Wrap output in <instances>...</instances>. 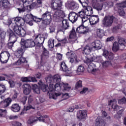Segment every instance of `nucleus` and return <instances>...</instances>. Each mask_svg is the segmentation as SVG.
<instances>
[{"instance_id":"obj_1","label":"nucleus","mask_w":126,"mask_h":126,"mask_svg":"<svg viewBox=\"0 0 126 126\" xmlns=\"http://www.w3.org/2000/svg\"><path fill=\"white\" fill-rule=\"evenodd\" d=\"M38 84L40 89H41L43 92H48V95H49L50 99L56 100L57 98H60V97H61V98H63V97H65V96L68 97V94L67 93L63 94L61 93H55L54 94L53 92L55 91V89L52 88L51 86L48 87V85L43 84L42 82V80H40Z\"/></svg>"},{"instance_id":"obj_2","label":"nucleus","mask_w":126,"mask_h":126,"mask_svg":"<svg viewBox=\"0 0 126 126\" xmlns=\"http://www.w3.org/2000/svg\"><path fill=\"white\" fill-rule=\"evenodd\" d=\"M41 19L42 22L39 25V28L42 30H46V28L52 22V15L49 11H46L41 15Z\"/></svg>"},{"instance_id":"obj_3","label":"nucleus","mask_w":126,"mask_h":126,"mask_svg":"<svg viewBox=\"0 0 126 126\" xmlns=\"http://www.w3.org/2000/svg\"><path fill=\"white\" fill-rule=\"evenodd\" d=\"M84 62L88 65L87 70L89 72H95L97 70L95 62H94V56H87Z\"/></svg>"},{"instance_id":"obj_4","label":"nucleus","mask_w":126,"mask_h":126,"mask_svg":"<svg viewBox=\"0 0 126 126\" xmlns=\"http://www.w3.org/2000/svg\"><path fill=\"white\" fill-rule=\"evenodd\" d=\"M103 57L106 59V61L102 62L103 67H108L113 64V60H114V54L112 53H109L107 51H104Z\"/></svg>"},{"instance_id":"obj_5","label":"nucleus","mask_w":126,"mask_h":126,"mask_svg":"<svg viewBox=\"0 0 126 126\" xmlns=\"http://www.w3.org/2000/svg\"><path fill=\"white\" fill-rule=\"evenodd\" d=\"M116 18L113 15H105L102 19V25L104 28H111Z\"/></svg>"},{"instance_id":"obj_6","label":"nucleus","mask_w":126,"mask_h":126,"mask_svg":"<svg viewBox=\"0 0 126 126\" xmlns=\"http://www.w3.org/2000/svg\"><path fill=\"white\" fill-rule=\"evenodd\" d=\"M21 48L23 51L26 50L28 48H33L35 47V42L33 39H22L20 42Z\"/></svg>"},{"instance_id":"obj_7","label":"nucleus","mask_w":126,"mask_h":126,"mask_svg":"<svg viewBox=\"0 0 126 126\" xmlns=\"http://www.w3.org/2000/svg\"><path fill=\"white\" fill-rule=\"evenodd\" d=\"M55 91H61L62 88L63 87L64 90H66L68 91L71 89V87L69 86L68 83H64L63 82L60 83V84H55Z\"/></svg>"},{"instance_id":"obj_8","label":"nucleus","mask_w":126,"mask_h":126,"mask_svg":"<svg viewBox=\"0 0 126 126\" xmlns=\"http://www.w3.org/2000/svg\"><path fill=\"white\" fill-rule=\"evenodd\" d=\"M107 0H92V5L94 9H96L97 11H100L103 9V4H100L98 2H103V1H106Z\"/></svg>"},{"instance_id":"obj_9","label":"nucleus","mask_w":126,"mask_h":126,"mask_svg":"<svg viewBox=\"0 0 126 126\" xmlns=\"http://www.w3.org/2000/svg\"><path fill=\"white\" fill-rule=\"evenodd\" d=\"M68 40L70 44H73L77 41V37L76 36V32L74 27H73L69 33V37Z\"/></svg>"},{"instance_id":"obj_10","label":"nucleus","mask_w":126,"mask_h":126,"mask_svg":"<svg viewBox=\"0 0 126 126\" xmlns=\"http://www.w3.org/2000/svg\"><path fill=\"white\" fill-rule=\"evenodd\" d=\"M10 54L8 51H3L0 54V62L1 63H6L9 60Z\"/></svg>"},{"instance_id":"obj_11","label":"nucleus","mask_w":126,"mask_h":126,"mask_svg":"<svg viewBox=\"0 0 126 126\" xmlns=\"http://www.w3.org/2000/svg\"><path fill=\"white\" fill-rule=\"evenodd\" d=\"M23 54H24V51H23V49L18 48L15 53L16 57L17 58H19L21 62L23 64L24 63H27V61H26V59L23 57Z\"/></svg>"},{"instance_id":"obj_12","label":"nucleus","mask_w":126,"mask_h":126,"mask_svg":"<svg viewBox=\"0 0 126 126\" xmlns=\"http://www.w3.org/2000/svg\"><path fill=\"white\" fill-rule=\"evenodd\" d=\"M76 31L77 33L84 35L89 33V28L88 27H85L83 24H82L77 28Z\"/></svg>"},{"instance_id":"obj_13","label":"nucleus","mask_w":126,"mask_h":126,"mask_svg":"<svg viewBox=\"0 0 126 126\" xmlns=\"http://www.w3.org/2000/svg\"><path fill=\"white\" fill-rule=\"evenodd\" d=\"M37 3H33L31 4L30 5H28L27 6V8L28 9L30 8V9H33V8H39V11H42V3L43 2L42 0H37Z\"/></svg>"},{"instance_id":"obj_14","label":"nucleus","mask_w":126,"mask_h":126,"mask_svg":"<svg viewBox=\"0 0 126 126\" xmlns=\"http://www.w3.org/2000/svg\"><path fill=\"white\" fill-rule=\"evenodd\" d=\"M63 6V1L61 0H52L51 2V7L53 10L58 9L59 7Z\"/></svg>"},{"instance_id":"obj_15","label":"nucleus","mask_w":126,"mask_h":126,"mask_svg":"<svg viewBox=\"0 0 126 126\" xmlns=\"http://www.w3.org/2000/svg\"><path fill=\"white\" fill-rule=\"evenodd\" d=\"M67 4L69 9H71L72 10H77L79 7L78 4L72 0L68 1Z\"/></svg>"},{"instance_id":"obj_16","label":"nucleus","mask_w":126,"mask_h":126,"mask_svg":"<svg viewBox=\"0 0 126 126\" xmlns=\"http://www.w3.org/2000/svg\"><path fill=\"white\" fill-rule=\"evenodd\" d=\"M68 19L69 21L72 22V23L76 22V21H77V19H78V15H77V13L74 11L70 12L68 15Z\"/></svg>"},{"instance_id":"obj_17","label":"nucleus","mask_w":126,"mask_h":126,"mask_svg":"<svg viewBox=\"0 0 126 126\" xmlns=\"http://www.w3.org/2000/svg\"><path fill=\"white\" fill-rule=\"evenodd\" d=\"M35 40L36 42L37 46H39V47H42L45 41V39L43 37V35L40 34H38L36 36Z\"/></svg>"},{"instance_id":"obj_18","label":"nucleus","mask_w":126,"mask_h":126,"mask_svg":"<svg viewBox=\"0 0 126 126\" xmlns=\"http://www.w3.org/2000/svg\"><path fill=\"white\" fill-rule=\"evenodd\" d=\"M32 88L31 86L28 84H25L23 86V91L25 95H29L31 93Z\"/></svg>"},{"instance_id":"obj_19","label":"nucleus","mask_w":126,"mask_h":126,"mask_svg":"<svg viewBox=\"0 0 126 126\" xmlns=\"http://www.w3.org/2000/svg\"><path fill=\"white\" fill-rule=\"evenodd\" d=\"M87 117V111L86 110H80L77 114V118L79 120H83Z\"/></svg>"},{"instance_id":"obj_20","label":"nucleus","mask_w":126,"mask_h":126,"mask_svg":"<svg viewBox=\"0 0 126 126\" xmlns=\"http://www.w3.org/2000/svg\"><path fill=\"white\" fill-rule=\"evenodd\" d=\"M11 28H12L15 34L18 36L19 34H20V31H21V29H22L21 26H17L15 24H11Z\"/></svg>"},{"instance_id":"obj_21","label":"nucleus","mask_w":126,"mask_h":126,"mask_svg":"<svg viewBox=\"0 0 126 126\" xmlns=\"http://www.w3.org/2000/svg\"><path fill=\"white\" fill-rule=\"evenodd\" d=\"M111 104H112V108L115 110V111H119V110H121V109H122L121 106H119L116 104L117 100H116V99L110 100V101L108 102L109 106H110V105Z\"/></svg>"},{"instance_id":"obj_22","label":"nucleus","mask_w":126,"mask_h":126,"mask_svg":"<svg viewBox=\"0 0 126 126\" xmlns=\"http://www.w3.org/2000/svg\"><path fill=\"white\" fill-rule=\"evenodd\" d=\"M15 25L18 26H23L26 22L25 20L20 17L15 18Z\"/></svg>"},{"instance_id":"obj_23","label":"nucleus","mask_w":126,"mask_h":126,"mask_svg":"<svg viewBox=\"0 0 126 126\" xmlns=\"http://www.w3.org/2000/svg\"><path fill=\"white\" fill-rule=\"evenodd\" d=\"M92 47L94 51H95V50H100L102 48V44H101L100 41L96 40L92 43Z\"/></svg>"},{"instance_id":"obj_24","label":"nucleus","mask_w":126,"mask_h":126,"mask_svg":"<svg viewBox=\"0 0 126 126\" xmlns=\"http://www.w3.org/2000/svg\"><path fill=\"white\" fill-rule=\"evenodd\" d=\"M99 21V17L98 15H92L90 17V23L91 25H95Z\"/></svg>"},{"instance_id":"obj_25","label":"nucleus","mask_w":126,"mask_h":126,"mask_svg":"<svg viewBox=\"0 0 126 126\" xmlns=\"http://www.w3.org/2000/svg\"><path fill=\"white\" fill-rule=\"evenodd\" d=\"M11 102H12V100L10 97H7L5 99H3V101H2V106L3 108L6 109L10 104H11Z\"/></svg>"},{"instance_id":"obj_26","label":"nucleus","mask_w":126,"mask_h":126,"mask_svg":"<svg viewBox=\"0 0 126 126\" xmlns=\"http://www.w3.org/2000/svg\"><path fill=\"white\" fill-rule=\"evenodd\" d=\"M106 122L102 117L98 116L95 120V126H105Z\"/></svg>"},{"instance_id":"obj_27","label":"nucleus","mask_w":126,"mask_h":126,"mask_svg":"<svg viewBox=\"0 0 126 126\" xmlns=\"http://www.w3.org/2000/svg\"><path fill=\"white\" fill-rule=\"evenodd\" d=\"M60 13V10H58V9L52 10L51 11V14L53 15V18L54 21H58V20H59Z\"/></svg>"},{"instance_id":"obj_28","label":"nucleus","mask_w":126,"mask_h":126,"mask_svg":"<svg viewBox=\"0 0 126 126\" xmlns=\"http://www.w3.org/2000/svg\"><path fill=\"white\" fill-rule=\"evenodd\" d=\"M10 7V3L8 0H1L0 1V8L4 7V8H8Z\"/></svg>"},{"instance_id":"obj_29","label":"nucleus","mask_w":126,"mask_h":126,"mask_svg":"<svg viewBox=\"0 0 126 126\" xmlns=\"http://www.w3.org/2000/svg\"><path fill=\"white\" fill-rule=\"evenodd\" d=\"M23 82H37V80L35 77H24L21 78Z\"/></svg>"},{"instance_id":"obj_30","label":"nucleus","mask_w":126,"mask_h":126,"mask_svg":"<svg viewBox=\"0 0 126 126\" xmlns=\"http://www.w3.org/2000/svg\"><path fill=\"white\" fill-rule=\"evenodd\" d=\"M62 27L63 28L62 32H63V34H64V30H66L69 28V23L67 20L63 19L62 21Z\"/></svg>"},{"instance_id":"obj_31","label":"nucleus","mask_w":126,"mask_h":126,"mask_svg":"<svg viewBox=\"0 0 126 126\" xmlns=\"http://www.w3.org/2000/svg\"><path fill=\"white\" fill-rule=\"evenodd\" d=\"M62 79V77L61 75L56 74L52 76V80L54 83L56 84H61V80Z\"/></svg>"},{"instance_id":"obj_32","label":"nucleus","mask_w":126,"mask_h":126,"mask_svg":"<svg viewBox=\"0 0 126 126\" xmlns=\"http://www.w3.org/2000/svg\"><path fill=\"white\" fill-rule=\"evenodd\" d=\"M83 54H84L85 55H89V56L88 57H91V55H89V54H90V53H91L92 51H94L93 49V47H90L88 45H87L85 47H84L83 49Z\"/></svg>"},{"instance_id":"obj_33","label":"nucleus","mask_w":126,"mask_h":126,"mask_svg":"<svg viewBox=\"0 0 126 126\" xmlns=\"http://www.w3.org/2000/svg\"><path fill=\"white\" fill-rule=\"evenodd\" d=\"M84 10L86 16H91L93 14V8L91 6H87L84 8Z\"/></svg>"},{"instance_id":"obj_34","label":"nucleus","mask_w":126,"mask_h":126,"mask_svg":"<svg viewBox=\"0 0 126 126\" xmlns=\"http://www.w3.org/2000/svg\"><path fill=\"white\" fill-rule=\"evenodd\" d=\"M60 70L64 71L65 72H66V73H69V72H70V71L68 70V67H67V66H66V64H65V63L64 62H62L61 63Z\"/></svg>"},{"instance_id":"obj_35","label":"nucleus","mask_w":126,"mask_h":126,"mask_svg":"<svg viewBox=\"0 0 126 126\" xmlns=\"http://www.w3.org/2000/svg\"><path fill=\"white\" fill-rule=\"evenodd\" d=\"M117 40H118V44L120 45L121 47H122V48L124 49L126 45V40L124 38H123L120 37H118Z\"/></svg>"},{"instance_id":"obj_36","label":"nucleus","mask_w":126,"mask_h":126,"mask_svg":"<svg viewBox=\"0 0 126 126\" xmlns=\"http://www.w3.org/2000/svg\"><path fill=\"white\" fill-rule=\"evenodd\" d=\"M49 58V52L44 47H43V53L41 55V60H45Z\"/></svg>"},{"instance_id":"obj_37","label":"nucleus","mask_w":126,"mask_h":126,"mask_svg":"<svg viewBox=\"0 0 126 126\" xmlns=\"http://www.w3.org/2000/svg\"><path fill=\"white\" fill-rule=\"evenodd\" d=\"M6 35V32H1L0 33V44L4 45V39H5V36Z\"/></svg>"},{"instance_id":"obj_38","label":"nucleus","mask_w":126,"mask_h":126,"mask_svg":"<svg viewBox=\"0 0 126 126\" xmlns=\"http://www.w3.org/2000/svg\"><path fill=\"white\" fill-rule=\"evenodd\" d=\"M11 109L13 112H19V111H20V106H19V104L17 103L14 104L11 106Z\"/></svg>"},{"instance_id":"obj_39","label":"nucleus","mask_w":126,"mask_h":126,"mask_svg":"<svg viewBox=\"0 0 126 126\" xmlns=\"http://www.w3.org/2000/svg\"><path fill=\"white\" fill-rule=\"evenodd\" d=\"M119 50H120V45H119V43L115 41L113 43L112 50L113 52H114V53H116V52H118Z\"/></svg>"},{"instance_id":"obj_40","label":"nucleus","mask_w":126,"mask_h":126,"mask_svg":"<svg viewBox=\"0 0 126 126\" xmlns=\"http://www.w3.org/2000/svg\"><path fill=\"white\" fill-rule=\"evenodd\" d=\"M67 58H69V59H74L75 60H76L77 59V57H76V55L75 53H73V52H68L66 54Z\"/></svg>"},{"instance_id":"obj_41","label":"nucleus","mask_w":126,"mask_h":126,"mask_svg":"<svg viewBox=\"0 0 126 126\" xmlns=\"http://www.w3.org/2000/svg\"><path fill=\"white\" fill-rule=\"evenodd\" d=\"M8 33L9 35V39H12V38H13L14 39H16L17 38V34H16V33H14L13 31L11 30L8 31Z\"/></svg>"},{"instance_id":"obj_42","label":"nucleus","mask_w":126,"mask_h":126,"mask_svg":"<svg viewBox=\"0 0 126 126\" xmlns=\"http://www.w3.org/2000/svg\"><path fill=\"white\" fill-rule=\"evenodd\" d=\"M96 35L98 38H102L103 36L105 35L104 30L101 29H98L96 31Z\"/></svg>"},{"instance_id":"obj_43","label":"nucleus","mask_w":126,"mask_h":126,"mask_svg":"<svg viewBox=\"0 0 126 126\" xmlns=\"http://www.w3.org/2000/svg\"><path fill=\"white\" fill-rule=\"evenodd\" d=\"M31 109L32 110L35 109V107L32 106L31 105L27 106V107H24L23 112L21 113V115H23V114L26 113V111H29Z\"/></svg>"},{"instance_id":"obj_44","label":"nucleus","mask_w":126,"mask_h":126,"mask_svg":"<svg viewBox=\"0 0 126 126\" xmlns=\"http://www.w3.org/2000/svg\"><path fill=\"white\" fill-rule=\"evenodd\" d=\"M47 115L44 116H41L39 117H35V121L37 122V121H40V122H43L44 123L46 122V119H47Z\"/></svg>"},{"instance_id":"obj_45","label":"nucleus","mask_w":126,"mask_h":126,"mask_svg":"<svg viewBox=\"0 0 126 126\" xmlns=\"http://www.w3.org/2000/svg\"><path fill=\"white\" fill-rule=\"evenodd\" d=\"M19 13H22V12H25L26 10V7L24 6V4H22L21 7L17 8Z\"/></svg>"},{"instance_id":"obj_46","label":"nucleus","mask_w":126,"mask_h":126,"mask_svg":"<svg viewBox=\"0 0 126 126\" xmlns=\"http://www.w3.org/2000/svg\"><path fill=\"white\" fill-rule=\"evenodd\" d=\"M54 42H55V40L54 39H49L48 42V46L50 48V49H53L54 48Z\"/></svg>"},{"instance_id":"obj_47","label":"nucleus","mask_w":126,"mask_h":126,"mask_svg":"<svg viewBox=\"0 0 126 126\" xmlns=\"http://www.w3.org/2000/svg\"><path fill=\"white\" fill-rule=\"evenodd\" d=\"M26 35V31L24 29L22 28L21 29V31H20V33L18 34V36H20V37H25Z\"/></svg>"},{"instance_id":"obj_48","label":"nucleus","mask_w":126,"mask_h":126,"mask_svg":"<svg viewBox=\"0 0 126 126\" xmlns=\"http://www.w3.org/2000/svg\"><path fill=\"white\" fill-rule=\"evenodd\" d=\"M33 15H32V14H27L26 15V18L25 19H24L25 21L27 22L29 21H30L31 19H33Z\"/></svg>"},{"instance_id":"obj_49","label":"nucleus","mask_w":126,"mask_h":126,"mask_svg":"<svg viewBox=\"0 0 126 126\" xmlns=\"http://www.w3.org/2000/svg\"><path fill=\"white\" fill-rule=\"evenodd\" d=\"M59 42H60L62 44V46H63L65 44H67L68 41H67V38L66 37H64L63 39H60L58 40Z\"/></svg>"},{"instance_id":"obj_50","label":"nucleus","mask_w":126,"mask_h":126,"mask_svg":"<svg viewBox=\"0 0 126 126\" xmlns=\"http://www.w3.org/2000/svg\"><path fill=\"white\" fill-rule=\"evenodd\" d=\"M5 90H6L5 86L4 85L0 84V94H2V93H4Z\"/></svg>"},{"instance_id":"obj_51","label":"nucleus","mask_w":126,"mask_h":126,"mask_svg":"<svg viewBox=\"0 0 126 126\" xmlns=\"http://www.w3.org/2000/svg\"><path fill=\"white\" fill-rule=\"evenodd\" d=\"M81 87H82V81L79 80L76 83L75 86V89H79V88H81Z\"/></svg>"},{"instance_id":"obj_52","label":"nucleus","mask_w":126,"mask_h":126,"mask_svg":"<svg viewBox=\"0 0 126 126\" xmlns=\"http://www.w3.org/2000/svg\"><path fill=\"white\" fill-rule=\"evenodd\" d=\"M52 76L51 75H49L47 77L45 78V80L46 81V83L48 84H49L51 85V83H52Z\"/></svg>"},{"instance_id":"obj_53","label":"nucleus","mask_w":126,"mask_h":126,"mask_svg":"<svg viewBox=\"0 0 126 126\" xmlns=\"http://www.w3.org/2000/svg\"><path fill=\"white\" fill-rule=\"evenodd\" d=\"M7 113L6 109H0V117H5Z\"/></svg>"},{"instance_id":"obj_54","label":"nucleus","mask_w":126,"mask_h":126,"mask_svg":"<svg viewBox=\"0 0 126 126\" xmlns=\"http://www.w3.org/2000/svg\"><path fill=\"white\" fill-rule=\"evenodd\" d=\"M77 14L78 15V17H80L81 18H83L85 16V10L79 12Z\"/></svg>"},{"instance_id":"obj_55","label":"nucleus","mask_w":126,"mask_h":126,"mask_svg":"<svg viewBox=\"0 0 126 126\" xmlns=\"http://www.w3.org/2000/svg\"><path fill=\"white\" fill-rule=\"evenodd\" d=\"M3 23L4 24H5V25H8V26H10V27H11V24H14L12 23V21L10 19H8L7 21H4Z\"/></svg>"},{"instance_id":"obj_56","label":"nucleus","mask_w":126,"mask_h":126,"mask_svg":"<svg viewBox=\"0 0 126 126\" xmlns=\"http://www.w3.org/2000/svg\"><path fill=\"white\" fill-rule=\"evenodd\" d=\"M117 4L118 8H119V7H121L122 8L123 7H126V1H123L122 2Z\"/></svg>"},{"instance_id":"obj_57","label":"nucleus","mask_w":126,"mask_h":126,"mask_svg":"<svg viewBox=\"0 0 126 126\" xmlns=\"http://www.w3.org/2000/svg\"><path fill=\"white\" fill-rule=\"evenodd\" d=\"M118 9V12L120 15H121V16H124V15H125V11H124V9L121 7H119Z\"/></svg>"},{"instance_id":"obj_58","label":"nucleus","mask_w":126,"mask_h":126,"mask_svg":"<svg viewBox=\"0 0 126 126\" xmlns=\"http://www.w3.org/2000/svg\"><path fill=\"white\" fill-rule=\"evenodd\" d=\"M77 70L78 72H84V70H85V68H84V66L80 65L78 66Z\"/></svg>"},{"instance_id":"obj_59","label":"nucleus","mask_w":126,"mask_h":126,"mask_svg":"<svg viewBox=\"0 0 126 126\" xmlns=\"http://www.w3.org/2000/svg\"><path fill=\"white\" fill-rule=\"evenodd\" d=\"M8 83L10 85V87H11V88H13V87L15 86V83L12 80L9 79Z\"/></svg>"},{"instance_id":"obj_60","label":"nucleus","mask_w":126,"mask_h":126,"mask_svg":"<svg viewBox=\"0 0 126 126\" xmlns=\"http://www.w3.org/2000/svg\"><path fill=\"white\" fill-rule=\"evenodd\" d=\"M28 98V97H27V96H24L21 99V102L23 103V105L26 104V101H27Z\"/></svg>"},{"instance_id":"obj_61","label":"nucleus","mask_w":126,"mask_h":126,"mask_svg":"<svg viewBox=\"0 0 126 126\" xmlns=\"http://www.w3.org/2000/svg\"><path fill=\"white\" fill-rule=\"evenodd\" d=\"M119 104H126V97H123L121 99L118 100Z\"/></svg>"},{"instance_id":"obj_62","label":"nucleus","mask_w":126,"mask_h":126,"mask_svg":"<svg viewBox=\"0 0 126 126\" xmlns=\"http://www.w3.org/2000/svg\"><path fill=\"white\" fill-rule=\"evenodd\" d=\"M15 43V41L10 42L7 43V46L8 49H12V47H13V45Z\"/></svg>"},{"instance_id":"obj_63","label":"nucleus","mask_w":126,"mask_h":126,"mask_svg":"<svg viewBox=\"0 0 126 126\" xmlns=\"http://www.w3.org/2000/svg\"><path fill=\"white\" fill-rule=\"evenodd\" d=\"M32 17V20H33V21H34V22H36V23H38V22H40V21H42V19H41V18H37L36 17H35L34 16Z\"/></svg>"},{"instance_id":"obj_64","label":"nucleus","mask_w":126,"mask_h":126,"mask_svg":"<svg viewBox=\"0 0 126 126\" xmlns=\"http://www.w3.org/2000/svg\"><path fill=\"white\" fill-rule=\"evenodd\" d=\"M94 61H95V62H96L97 63H101V62H102V57H96L95 59L94 58Z\"/></svg>"}]
</instances>
